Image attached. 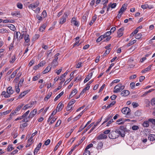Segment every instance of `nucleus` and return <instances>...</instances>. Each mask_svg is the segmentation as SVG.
Segmentation results:
<instances>
[{
  "label": "nucleus",
  "mask_w": 155,
  "mask_h": 155,
  "mask_svg": "<svg viewBox=\"0 0 155 155\" xmlns=\"http://www.w3.org/2000/svg\"><path fill=\"white\" fill-rule=\"evenodd\" d=\"M94 123H91L90 125H89L84 130V133H85L87 131L89 130L94 124Z\"/></svg>",
  "instance_id": "37"
},
{
  "label": "nucleus",
  "mask_w": 155,
  "mask_h": 155,
  "mask_svg": "<svg viewBox=\"0 0 155 155\" xmlns=\"http://www.w3.org/2000/svg\"><path fill=\"white\" fill-rule=\"evenodd\" d=\"M71 23L75 26H79V23L77 21L76 18L74 17H73L71 19Z\"/></svg>",
  "instance_id": "9"
},
{
  "label": "nucleus",
  "mask_w": 155,
  "mask_h": 155,
  "mask_svg": "<svg viewBox=\"0 0 155 155\" xmlns=\"http://www.w3.org/2000/svg\"><path fill=\"white\" fill-rule=\"evenodd\" d=\"M24 104H23L19 105L14 110H13L10 114V115H14L18 112L23 107Z\"/></svg>",
  "instance_id": "5"
},
{
  "label": "nucleus",
  "mask_w": 155,
  "mask_h": 155,
  "mask_svg": "<svg viewBox=\"0 0 155 155\" xmlns=\"http://www.w3.org/2000/svg\"><path fill=\"white\" fill-rule=\"evenodd\" d=\"M102 117H101V119H99L96 122V123L94 124V125L93 126L92 128L91 129V130L89 131L88 133H90L96 127L97 125V124L101 121V118Z\"/></svg>",
  "instance_id": "13"
},
{
  "label": "nucleus",
  "mask_w": 155,
  "mask_h": 155,
  "mask_svg": "<svg viewBox=\"0 0 155 155\" xmlns=\"http://www.w3.org/2000/svg\"><path fill=\"white\" fill-rule=\"evenodd\" d=\"M90 151L89 150H85L83 155H90Z\"/></svg>",
  "instance_id": "48"
},
{
  "label": "nucleus",
  "mask_w": 155,
  "mask_h": 155,
  "mask_svg": "<svg viewBox=\"0 0 155 155\" xmlns=\"http://www.w3.org/2000/svg\"><path fill=\"white\" fill-rule=\"evenodd\" d=\"M49 66L47 67L45 70L43 71V74H45L47 73H48L49 71H50L51 69V67H49Z\"/></svg>",
  "instance_id": "24"
},
{
  "label": "nucleus",
  "mask_w": 155,
  "mask_h": 155,
  "mask_svg": "<svg viewBox=\"0 0 155 155\" xmlns=\"http://www.w3.org/2000/svg\"><path fill=\"white\" fill-rule=\"evenodd\" d=\"M92 74V73H91L90 76H89V75H88V76L85 79L84 81V83L87 82L90 79V78H91Z\"/></svg>",
  "instance_id": "32"
},
{
  "label": "nucleus",
  "mask_w": 155,
  "mask_h": 155,
  "mask_svg": "<svg viewBox=\"0 0 155 155\" xmlns=\"http://www.w3.org/2000/svg\"><path fill=\"white\" fill-rule=\"evenodd\" d=\"M97 19V15H95L92 17V20L89 22V25L91 26L92 25L95 21Z\"/></svg>",
  "instance_id": "18"
},
{
  "label": "nucleus",
  "mask_w": 155,
  "mask_h": 155,
  "mask_svg": "<svg viewBox=\"0 0 155 155\" xmlns=\"http://www.w3.org/2000/svg\"><path fill=\"white\" fill-rule=\"evenodd\" d=\"M64 94V92H61L54 99V101H57L62 95Z\"/></svg>",
  "instance_id": "27"
},
{
  "label": "nucleus",
  "mask_w": 155,
  "mask_h": 155,
  "mask_svg": "<svg viewBox=\"0 0 155 155\" xmlns=\"http://www.w3.org/2000/svg\"><path fill=\"white\" fill-rule=\"evenodd\" d=\"M149 120L148 121H145L143 124V126L144 127H147L149 126Z\"/></svg>",
  "instance_id": "30"
},
{
  "label": "nucleus",
  "mask_w": 155,
  "mask_h": 155,
  "mask_svg": "<svg viewBox=\"0 0 155 155\" xmlns=\"http://www.w3.org/2000/svg\"><path fill=\"white\" fill-rule=\"evenodd\" d=\"M151 65H150L144 69L142 70L141 71L142 73H146L147 71L150 70L151 69Z\"/></svg>",
  "instance_id": "25"
},
{
  "label": "nucleus",
  "mask_w": 155,
  "mask_h": 155,
  "mask_svg": "<svg viewBox=\"0 0 155 155\" xmlns=\"http://www.w3.org/2000/svg\"><path fill=\"white\" fill-rule=\"evenodd\" d=\"M124 86L121 84H119L116 85L114 87V90L113 92L116 93L121 91L124 89Z\"/></svg>",
  "instance_id": "2"
},
{
  "label": "nucleus",
  "mask_w": 155,
  "mask_h": 155,
  "mask_svg": "<svg viewBox=\"0 0 155 155\" xmlns=\"http://www.w3.org/2000/svg\"><path fill=\"white\" fill-rule=\"evenodd\" d=\"M14 91L12 89V87H9L7 90V93L9 94H12L13 93Z\"/></svg>",
  "instance_id": "20"
},
{
  "label": "nucleus",
  "mask_w": 155,
  "mask_h": 155,
  "mask_svg": "<svg viewBox=\"0 0 155 155\" xmlns=\"http://www.w3.org/2000/svg\"><path fill=\"white\" fill-rule=\"evenodd\" d=\"M30 112L29 110H28L27 112H26L25 114H24L22 116L23 118H24V117H26L28 114H29Z\"/></svg>",
  "instance_id": "54"
},
{
  "label": "nucleus",
  "mask_w": 155,
  "mask_h": 155,
  "mask_svg": "<svg viewBox=\"0 0 155 155\" xmlns=\"http://www.w3.org/2000/svg\"><path fill=\"white\" fill-rule=\"evenodd\" d=\"M110 51V48H109L107 50H106L105 52L104 53L103 56H106L108 54Z\"/></svg>",
  "instance_id": "41"
},
{
  "label": "nucleus",
  "mask_w": 155,
  "mask_h": 155,
  "mask_svg": "<svg viewBox=\"0 0 155 155\" xmlns=\"http://www.w3.org/2000/svg\"><path fill=\"white\" fill-rule=\"evenodd\" d=\"M151 104L153 106L155 105V98H153L151 99Z\"/></svg>",
  "instance_id": "55"
},
{
  "label": "nucleus",
  "mask_w": 155,
  "mask_h": 155,
  "mask_svg": "<svg viewBox=\"0 0 155 155\" xmlns=\"http://www.w3.org/2000/svg\"><path fill=\"white\" fill-rule=\"evenodd\" d=\"M58 58H55L52 62V65H53L54 66H57L58 64Z\"/></svg>",
  "instance_id": "19"
},
{
  "label": "nucleus",
  "mask_w": 155,
  "mask_h": 155,
  "mask_svg": "<svg viewBox=\"0 0 155 155\" xmlns=\"http://www.w3.org/2000/svg\"><path fill=\"white\" fill-rule=\"evenodd\" d=\"M103 143L102 142H99L98 143L97 147L98 149H101L103 147Z\"/></svg>",
  "instance_id": "26"
},
{
  "label": "nucleus",
  "mask_w": 155,
  "mask_h": 155,
  "mask_svg": "<svg viewBox=\"0 0 155 155\" xmlns=\"http://www.w3.org/2000/svg\"><path fill=\"white\" fill-rule=\"evenodd\" d=\"M141 115V113L139 110H137L135 112V115L137 116H139Z\"/></svg>",
  "instance_id": "44"
},
{
  "label": "nucleus",
  "mask_w": 155,
  "mask_h": 155,
  "mask_svg": "<svg viewBox=\"0 0 155 155\" xmlns=\"http://www.w3.org/2000/svg\"><path fill=\"white\" fill-rule=\"evenodd\" d=\"M64 105L61 102H60L58 104L56 108V111L58 112L61 110L64 107Z\"/></svg>",
  "instance_id": "12"
},
{
  "label": "nucleus",
  "mask_w": 155,
  "mask_h": 155,
  "mask_svg": "<svg viewBox=\"0 0 155 155\" xmlns=\"http://www.w3.org/2000/svg\"><path fill=\"white\" fill-rule=\"evenodd\" d=\"M37 110L36 109H35L33 110H32L31 112L28 117V118H32L36 114V113H37Z\"/></svg>",
  "instance_id": "10"
},
{
  "label": "nucleus",
  "mask_w": 155,
  "mask_h": 155,
  "mask_svg": "<svg viewBox=\"0 0 155 155\" xmlns=\"http://www.w3.org/2000/svg\"><path fill=\"white\" fill-rule=\"evenodd\" d=\"M34 101H31L29 103L26 104L22 107V109L23 110H26L28 108L32 107L34 104Z\"/></svg>",
  "instance_id": "6"
},
{
  "label": "nucleus",
  "mask_w": 155,
  "mask_h": 155,
  "mask_svg": "<svg viewBox=\"0 0 155 155\" xmlns=\"http://www.w3.org/2000/svg\"><path fill=\"white\" fill-rule=\"evenodd\" d=\"M56 119L57 118H55V117H53L50 121V122L49 123V124L51 125L56 120Z\"/></svg>",
  "instance_id": "61"
},
{
  "label": "nucleus",
  "mask_w": 155,
  "mask_h": 155,
  "mask_svg": "<svg viewBox=\"0 0 155 155\" xmlns=\"http://www.w3.org/2000/svg\"><path fill=\"white\" fill-rule=\"evenodd\" d=\"M40 149L36 147L34 150V155L36 154Z\"/></svg>",
  "instance_id": "62"
},
{
  "label": "nucleus",
  "mask_w": 155,
  "mask_h": 155,
  "mask_svg": "<svg viewBox=\"0 0 155 155\" xmlns=\"http://www.w3.org/2000/svg\"><path fill=\"white\" fill-rule=\"evenodd\" d=\"M126 6L125 4L123 5L119 12V14H122L126 9Z\"/></svg>",
  "instance_id": "15"
},
{
  "label": "nucleus",
  "mask_w": 155,
  "mask_h": 155,
  "mask_svg": "<svg viewBox=\"0 0 155 155\" xmlns=\"http://www.w3.org/2000/svg\"><path fill=\"white\" fill-rule=\"evenodd\" d=\"M139 128L138 126L136 125H134L132 127V129L133 130H137Z\"/></svg>",
  "instance_id": "53"
},
{
  "label": "nucleus",
  "mask_w": 155,
  "mask_h": 155,
  "mask_svg": "<svg viewBox=\"0 0 155 155\" xmlns=\"http://www.w3.org/2000/svg\"><path fill=\"white\" fill-rule=\"evenodd\" d=\"M11 15L14 16L18 17V15H20V12L18 11H15L12 12Z\"/></svg>",
  "instance_id": "21"
},
{
  "label": "nucleus",
  "mask_w": 155,
  "mask_h": 155,
  "mask_svg": "<svg viewBox=\"0 0 155 155\" xmlns=\"http://www.w3.org/2000/svg\"><path fill=\"white\" fill-rule=\"evenodd\" d=\"M77 90L76 89H74L71 91V95H72L74 96L77 93Z\"/></svg>",
  "instance_id": "42"
},
{
  "label": "nucleus",
  "mask_w": 155,
  "mask_h": 155,
  "mask_svg": "<svg viewBox=\"0 0 155 155\" xmlns=\"http://www.w3.org/2000/svg\"><path fill=\"white\" fill-rule=\"evenodd\" d=\"M5 33H8V31L4 28H0V33L4 34Z\"/></svg>",
  "instance_id": "35"
},
{
  "label": "nucleus",
  "mask_w": 155,
  "mask_h": 155,
  "mask_svg": "<svg viewBox=\"0 0 155 155\" xmlns=\"http://www.w3.org/2000/svg\"><path fill=\"white\" fill-rule=\"evenodd\" d=\"M148 7V4L143 5H141V8L143 9H145L147 8Z\"/></svg>",
  "instance_id": "59"
},
{
  "label": "nucleus",
  "mask_w": 155,
  "mask_h": 155,
  "mask_svg": "<svg viewBox=\"0 0 155 155\" xmlns=\"http://www.w3.org/2000/svg\"><path fill=\"white\" fill-rule=\"evenodd\" d=\"M18 70V69H16L12 73L11 75V77L12 78H14L15 77L16 74L17 73Z\"/></svg>",
  "instance_id": "34"
},
{
  "label": "nucleus",
  "mask_w": 155,
  "mask_h": 155,
  "mask_svg": "<svg viewBox=\"0 0 155 155\" xmlns=\"http://www.w3.org/2000/svg\"><path fill=\"white\" fill-rule=\"evenodd\" d=\"M14 149V148L12 147V144L9 145L7 149V151L8 152H10L12 150H13Z\"/></svg>",
  "instance_id": "39"
},
{
  "label": "nucleus",
  "mask_w": 155,
  "mask_h": 155,
  "mask_svg": "<svg viewBox=\"0 0 155 155\" xmlns=\"http://www.w3.org/2000/svg\"><path fill=\"white\" fill-rule=\"evenodd\" d=\"M19 85H17V86H15V88L16 89V92L18 93L20 92V89L19 88Z\"/></svg>",
  "instance_id": "60"
},
{
  "label": "nucleus",
  "mask_w": 155,
  "mask_h": 155,
  "mask_svg": "<svg viewBox=\"0 0 155 155\" xmlns=\"http://www.w3.org/2000/svg\"><path fill=\"white\" fill-rule=\"evenodd\" d=\"M46 25L45 24H43L42 26L40 27L39 28V31H43L46 28Z\"/></svg>",
  "instance_id": "28"
},
{
  "label": "nucleus",
  "mask_w": 155,
  "mask_h": 155,
  "mask_svg": "<svg viewBox=\"0 0 155 155\" xmlns=\"http://www.w3.org/2000/svg\"><path fill=\"white\" fill-rule=\"evenodd\" d=\"M114 122L113 120L112 119H110V120L107 123L106 126L108 127L109 126V124H111L112 123Z\"/></svg>",
  "instance_id": "57"
},
{
  "label": "nucleus",
  "mask_w": 155,
  "mask_h": 155,
  "mask_svg": "<svg viewBox=\"0 0 155 155\" xmlns=\"http://www.w3.org/2000/svg\"><path fill=\"white\" fill-rule=\"evenodd\" d=\"M24 81V78H21L20 81H19L18 84V85H20L21 86V85L22 84Z\"/></svg>",
  "instance_id": "63"
},
{
  "label": "nucleus",
  "mask_w": 155,
  "mask_h": 155,
  "mask_svg": "<svg viewBox=\"0 0 155 155\" xmlns=\"http://www.w3.org/2000/svg\"><path fill=\"white\" fill-rule=\"evenodd\" d=\"M16 56L15 55H14L12 57L11 60L9 61V62L11 63H13L16 60Z\"/></svg>",
  "instance_id": "31"
},
{
  "label": "nucleus",
  "mask_w": 155,
  "mask_h": 155,
  "mask_svg": "<svg viewBox=\"0 0 155 155\" xmlns=\"http://www.w3.org/2000/svg\"><path fill=\"white\" fill-rule=\"evenodd\" d=\"M39 4V1H37L35 2H34L28 6V7L29 8H31L32 9H35V8L38 7Z\"/></svg>",
  "instance_id": "4"
},
{
  "label": "nucleus",
  "mask_w": 155,
  "mask_h": 155,
  "mask_svg": "<svg viewBox=\"0 0 155 155\" xmlns=\"http://www.w3.org/2000/svg\"><path fill=\"white\" fill-rule=\"evenodd\" d=\"M68 73V71H66L64 74L61 75L59 78L60 80H61L63 78H64L67 75Z\"/></svg>",
  "instance_id": "36"
},
{
  "label": "nucleus",
  "mask_w": 155,
  "mask_h": 155,
  "mask_svg": "<svg viewBox=\"0 0 155 155\" xmlns=\"http://www.w3.org/2000/svg\"><path fill=\"white\" fill-rule=\"evenodd\" d=\"M130 111V109L128 107H124L122 110V112L125 114H129Z\"/></svg>",
  "instance_id": "8"
},
{
  "label": "nucleus",
  "mask_w": 155,
  "mask_h": 155,
  "mask_svg": "<svg viewBox=\"0 0 155 155\" xmlns=\"http://www.w3.org/2000/svg\"><path fill=\"white\" fill-rule=\"evenodd\" d=\"M52 94L51 92H49L47 95L45 97L44 100L45 101H47L51 96Z\"/></svg>",
  "instance_id": "22"
},
{
  "label": "nucleus",
  "mask_w": 155,
  "mask_h": 155,
  "mask_svg": "<svg viewBox=\"0 0 155 155\" xmlns=\"http://www.w3.org/2000/svg\"><path fill=\"white\" fill-rule=\"evenodd\" d=\"M124 30V28L123 27L120 28L118 30L117 32L118 37L120 38L123 35V31Z\"/></svg>",
  "instance_id": "11"
},
{
  "label": "nucleus",
  "mask_w": 155,
  "mask_h": 155,
  "mask_svg": "<svg viewBox=\"0 0 155 155\" xmlns=\"http://www.w3.org/2000/svg\"><path fill=\"white\" fill-rule=\"evenodd\" d=\"M125 134V132L123 130L120 131L119 129H117L115 131H113L109 134V137L111 139H114L117 138L119 135L123 137Z\"/></svg>",
  "instance_id": "1"
},
{
  "label": "nucleus",
  "mask_w": 155,
  "mask_h": 155,
  "mask_svg": "<svg viewBox=\"0 0 155 155\" xmlns=\"http://www.w3.org/2000/svg\"><path fill=\"white\" fill-rule=\"evenodd\" d=\"M9 27L10 28L11 30L13 31H15L16 29V28L15 26L12 24H11V26Z\"/></svg>",
  "instance_id": "56"
},
{
  "label": "nucleus",
  "mask_w": 155,
  "mask_h": 155,
  "mask_svg": "<svg viewBox=\"0 0 155 155\" xmlns=\"http://www.w3.org/2000/svg\"><path fill=\"white\" fill-rule=\"evenodd\" d=\"M122 120V119H120L118 120L117 121V122L118 123L117 124L119 125L124 124V121L121 122Z\"/></svg>",
  "instance_id": "43"
},
{
  "label": "nucleus",
  "mask_w": 155,
  "mask_h": 155,
  "mask_svg": "<svg viewBox=\"0 0 155 155\" xmlns=\"http://www.w3.org/2000/svg\"><path fill=\"white\" fill-rule=\"evenodd\" d=\"M130 92L127 90H124L121 93V95L122 96H127L130 94Z\"/></svg>",
  "instance_id": "14"
},
{
  "label": "nucleus",
  "mask_w": 155,
  "mask_h": 155,
  "mask_svg": "<svg viewBox=\"0 0 155 155\" xmlns=\"http://www.w3.org/2000/svg\"><path fill=\"white\" fill-rule=\"evenodd\" d=\"M112 117V116H108L105 119V120L103 122L102 124H103L107 122L109 120H110Z\"/></svg>",
  "instance_id": "33"
},
{
  "label": "nucleus",
  "mask_w": 155,
  "mask_h": 155,
  "mask_svg": "<svg viewBox=\"0 0 155 155\" xmlns=\"http://www.w3.org/2000/svg\"><path fill=\"white\" fill-rule=\"evenodd\" d=\"M93 146V144L92 143H90L86 147L85 150H88L90 148L92 147Z\"/></svg>",
  "instance_id": "45"
},
{
  "label": "nucleus",
  "mask_w": 155,
  "mask_h": 155,
  "mask_svg": "<svg viewBox=\"0 0 155 155\" xmlns=\"http://www.w3.org/2000/svg\"><path fill=\"white\" fill-rule=\"evenodd\" d=\"M61 123V120H58L55 124V127H57L59 126L60 125Z\"/></svg>",
  "instance_id": "49"
},
{
  "label": "nucleus",
  "mask_w": 155,
  "mask_h": 155,
  "mask_svg": "<svg viewBox=\"0 0 155 155\" xmlns=\"http://www.w3.org/2000/svg\"><path fill=\"white\" fill-rule=\"evenodd\" d=\"M148 139L150 141H153L155 140V135L150 134L148 137Z\"/></svg>",
  "instance_id": "17"
},
{
  "label": "nucleus",
  "mask_w": 155,
  "mask_h": 155,
  "mask_svg": "<svg viewBox=\"0 0 155 155\" xmlns=\"http://www.w3.org/2000/svg\"><path fill=\"white\" fill-rule=\"evenodd\" d=\"M149 121L151 122L153 124H155V119H149Z\"/></svg>",
  "instance_id": "64"
},
{
  "label": "nucleus",
  "mask_w": 155,
  "mask_h": 155,
  "mask_svg": "<svg viewBox=\"0 0 155 155\" xmlns=\"http://www.w3.org/2000/svg\"><path fill=\"white\" fill-rule=\"evenodd\" d=\"M137 41L136 40H134L133 41H130V42L127 44L128 46H130L134 43H135Z\"/></svg>",
  "instance_id": "40"
},
{
  "label": "nucleus",
  "mask_w": 155,
  "mask_h": 155,
  "mask_svg": "<svg viewBox=\"0 0 155 155\" xmlns=\"http://www.w3.org/2000/svg\"><path fill=\"white\" fill-rule=\"evenodd\" d=\"M42 17H43L41 16L38 14L36 15V18L38 20V21L37 22L38 23H39L42 20Z\"/></svg>",
  "instance_id": "23"
},
{
  "label": "nucleus",
  "mask_w": 155,
  "mask_h": 155,
  "mask_svg": "<svg viewBox=\"0 0 155 155\" xmlns=\"http://www.w3.org/2000/svg\"><path fill=\"white\" fill-rule=\"evenodd\" d=\"M14 22V20L13 19L8 20L6 19L3 20L2 22L3 23H13Z\"/></svg>",
  "instance_id": "29"
},
{
  "label": "nucleus",
  "mask_w": 155,
  "mask_h": 155,
  "mask_svg": "<svg viewBox=\"0 0 155 155\" xmlns=\"http://www.w3.org/2000/svg\"><path fill=\"white\" fill-rule=\"evenodd\" d=\"M42 15L44 18L45 17L47 16V13L45 10H44L42 13Z\"/></svg>",
  "instance_id": "58"
},
{
  "label": "nucleus",
  "mask_w": 155,
  "mask_h": 155,
  "mask_svg": "<svg viewBox=\"0 0 155 155\" xmlns=\"http://www.w3.org/2000/svg\"><path fill=\"white\" fill-rule=\"evenodd\" d=\"M45 64V61H42L40 62V63L38 64V66L40 67H41L43 66Z\"/></svg>",
  "instance_id": "47"
},
{
  "label": "nucleus",
  "mask_w": 155,
  "mask_h": 155,
  "mask_svg": "<svg viewBox=\"0 0 155 155\" xmlns=\"http://www.w3.org/2000/svg\"><path fill=\"white\" fill-rule=\"evenodd\" d=\"M17 6L18 8L20 9H22L23 7L22 4L21 3H18L17 5Z\"/></svg>",
  "instance_id": "52"
},
{
  "label": "nucleus",
  "mask_w": 155,
  "mask_h": 155,
  "mask_svg": "<svg viewBox=\"0 0 155 155\" xmlns=\"http://www.w3.org/2000/svg\"><path fill=\"white\" fill-rule=\"evenodd\" d=\"M116 101H113L112 102L110 103L108 106H107V108L108 109L112 107L116 103Z\"/></svg>",
  "instance_id": "38"
},
{
  "label": "nucleus",
  "mask_w": 155,
  "mask_h": 155,
  "mask_svg": "<svg viewBox=\"0 0 155 155\" xmlns=\"http://www.w3.org/2000/svg\"><path fill=\"white\" fill-rule=\"evenodd\" d=\"M68 15L67 12H65L60 18L59 20L60 24H62L65 23L66 21V18L68 17Z\"/></svg>",
  "instance_id": "3"
},
{
  "label": "nucleus",
  "mask_w": 155,
  "mask_h": 155,
  "mask_svg": "<svg viewBox=\"0 0 155 155\" xmlns=\"http://www.w3.org/2000/svg\"><path fill=\"white\" fill-rule=\"evenodd\" d=\"M142 35L141 33H139L135 36V38L136 39H139L141 38Z\"/></svg>",
  "instance_id": "46"
},
{
  "label": "nucleus",
  "mask_w": 155,
  "mask_h": 155,
  "mask_svg": "<svg viewBox=\"0 0 155 155\" xmlns=\"http://www.w3.org/2000/svg\"><path fill=\"white\" fill-rule=\"evenodd\" d=\"M40 9L39 7H37L35 9V10H34V11L36 14L39 13L40 12Z\"/></svg>",
  "instance_id": "51"
},
{
  "label": "nucleus",
  "mask_w": 155,
  "mask_h": 155,
  "mask_svg": "<svg viewBox=\"0 0 155 155\" xmlns=\"http://www.w3.org/2000/svg\"><path fill=\"white\" fill-rule=\"evenodd\" d=\"M109 5H110V7L112 8H115L116 7L117 5L116 3H114L113 4L110 3Z\"/></svg>",
  "instance_id": "50"
},
{
  "label": "nucleus",
  "mask_w": 155,
  "mask_h": 155,
  "mask_svg": "<svg viewBox=\"0 0 155 155\" xmlns=\"http://www.w3.org/2000/svg\"><path fill=\"white\" fill-rule=\"evenodd\" d=\"M23 35H24V40L26 43L29 42L30 41V39L29 38V35L27 33L26 31H23Z\"/></svg>",
  "instance_id": "7"
},
{
  "label": "nucleus",
  "mask_w": 155,
  "mask_h": 155,
  "mask_svg": "<svg viewBox=\"0 0 155 155\" xmlns=\"http://www.w3.org/2000/svg\"><path fill=\"white\" fill-rule=\"evenodd\" d=\"M107 138V136L104 134H100L97 137V139L98 140L106 139Z\"/></svg>",
  "instance_id": "16"
}]
</instances>
